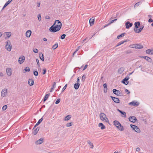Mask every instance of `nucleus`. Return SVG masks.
Instances as JSON below:
<instances>
[{
    "mask_svg": "<svg viewBox=\"0 0 153 153\" xmlns=\"http://www.w3.org/2000/svg\"><path fill=\"white\" fill-rule=\"evenodd\" d=\"M38 18L39 20L40 21L41 20V15L40 14H39L38 15Z\"/></svg>",
    "mask_w": 153,
    "mask_h": 153,
    "instance_id": "c03bdc74",
    "label": "nucleus"
},
{
    "mask_svg": "<svg viewBox=\"0 0 153 153\" xmlns=\"http://www.w3.org/2000/svg\"><path fill=\"white\" fill-rule=\"evenodd\" d=\"M139 103L137 102H135L134 101H132L130 102L129 105L134 106H138L139 105Z\"/></svg>",
    "mask_w": 153,
    "mask_h": 153,
    "instance_id": "4468645a",
    "label": "nucleus"
},
{
    "mask_svg": "<svg viewBox=\"0 0 153 153\" xmlns=\"http://www.w3.org/2000/svg\"><path fill=\"white\" fill-rule=\"evenodd\" d=\"M50 95V94H47L45 96L44 99H43L44 102H45L46 100L49 97Z\"/></svg>",
    "mask_w": 153,
    "mask_h": 153,
    "instance_id": "473e14b6",
    "label": "nucleus"
},
{
    "mask_svg": "<svg viewBox=\"0 0 153 153\" xmlns=\"http://www.w3.org/2000/svg\"><path fill=\"white\" fill-rule=\"evenodd\" d=\"M140 150V149L139 147H137L136 149V151L137 152H139Z\"/></svg>",
    "mask_w": 153,
    "mask_h": 153,
    "instance_id": "680f3d73",
    "label": "nucleus"
},
{
    "mask_svg": "<svg viewBox=\"0 0 153 153\" xmlns=\"http://www.w3.org/2000/svg\"><path fill=\"white\" fill-rule=\"evenodd\" d=\"M99 126L101 127L102 129H104L105 127L102 123H100L99 124Z\"/></svg>",
    "mask_w": 153,
    "mask_h": 153,
    "instance_id": "bb28decb",
    "label": "nucleus"
},
{
    "mask_svg": "<svg viewBox=\"0 0 153 153\" xmlns=\"http://www.w3.org/2000/svg\"><path fill=\"white\" fill-rule=\"evenodd\" d=\"M79 85L80 84L79 83L77 82L74 85V88L76 89H77L79 88Z\"/></svg>",
    "mask_w": 153,
    "mask_h": 153,
    "instance_id": "393cba45",
    "label": "nucleus"
},
{
    "mask_svg": "<svg viewBox=\"0 0 153 153\" xmlns=\"http://www.w3.org/2000/svg\"><path fill=\"white\" fill-rule=\"evenodd\" d=\"M129 79V76H126L125 78L122 80V82L126 85H127L128 83V80Z\"/></svg>",
    "mask_w": 153,
    "mask_h": 153,
    "instance_id": "6e6552de",
    "label": "nucleus"
},
{
    "mask_svg": "<svg viewBox=\"0 0 153 153\" xmlns=\"http://www.w3.org/2000/svg\"><path fill=\"white\" fill-rule=\"evenodd\" d=\"M39 129V128L37 127L35 129V128H33L32 129V134L33 135H36Z\"/></svg>",
    "mask_w": 153,
    "mask_h": 153,
    "instance_id": "9d476101",
    "label": "nucleus"
},
{
    "mask_svg": "<svg viewBox=\"0 0 153 153\" xmlns=\"http://www.w3.org/2000/svg\"><path fill=\"white\" fill-rule=\"evenodd\" d=\"M94 34L93 35L91 38H88V37H87L86 39H84L83 40V42H84L87 39H88V40H89L90 39H91V38H92L94 36Z\"/></svg>",
    "mask_w": 153,
    "mask_h": 153,
    "instance_id": "de8ad7c7",
    "label": "nucleus"
},
{
    "mask_svg": "<svg viewBox=\"0 0 153 153\" xmlns=\"http://www.w3.org/2000/svg\"><path fill=\"white\" fill-rule=\"evenodd\" d=\"M123 70L122 68H120L118 70V73L121 74H122L123 72Z\"/></svg>",
    "mask_w": 153,
    "mask_h": 153,
    "instance_id": "ea45409f",
    "label": "nucleus"
},
{
    "mask_svg": "<svg viewBox=\"0 0 153 153\" xmlns=\"http://www.w3.org/2000/svg\"><path fill=\"white\" fill-rule=\"evenodd\" d=\"M148 22H152V19L151 18H150L149 19V20H148Z\"/></svg>",
    "mask_w": 153,
    "mask_h": 153,
    "instance_id": "0e129e2a",
    "label": "nucleus"
},
{
    "mask_svg": "<svg viewBox=\"0 0 153 153\" xmlns=\"http://www.w3.org/2000/svg\"><path fill=\"white\" fill-rule=\"evenodd\" d=\"M86 77L85 75H83L82 78V80L83 81H84Z\"/></svg>",
    "mask_w": 153,
    "mask_h": 153,
    "instance_id": "603ef678",
    "label": "nucleus"
},
{
    "mask_svg": "<svg viewBox=\"0 0 153 153\" xmlns=\"http://www.w3.org/2000/svg\"><path fill=\"white\" fill-rule=\"evenodd\" d=\"M65 36H66V35L65 34H63L61 36V38L62 39H65Z\"/></svg>",
    "mask_w": 153,
    "mask_h": 153,
    "instance_id": "8fccbe9b",
    "label": "nucleus"
},
{
    "mask_svg": "<svg viewBox=\"0 0 153 153\" xmlns=\"http://www.w3.org/2000/svg\"><path fill=\"white\" fill-rule=\"evenodd\" d=\"M25 60V57L23 56H21L19 58L18 62L20 64H21L24 62Z\"/></svg>",
    "mask_w": 153,
    "mask_h": 153,
    "instance_id": "423d86ee",
    "label": "nucleus"
},
{
    "mask_svg": "<svg viewBox=\"0 0 153 153\" xmlns=\"http://www.w3.org/2000/svg\"><path fill=\"white\" fill-rule=\"evenodd\" d=\"M107 88H104V92L106 93L107 92Z\"/></svg>",
    "mask_w": 153,
    "mask_h": 153,
    "instance_id": "052dcab7",
    "label": "nucleus"
},
{
    "mask_svg": "<svg viewBox=\"0 0 153 153\" xmlns=\"http://www.w3.org/2000/svg\"><path fill=\"white\" fill-rule=\"evenodd\" d=\"M12 0H9L7 2L2 8V10H3L5 7L9 4L12 1Z\"/></svg>",
    "mask_w": 153,
    "mask_h": 153,
    "instance_id": "b1692460",
    "label": "nucleus"
},
{
    "mask_svg": "<svg viewBox=\"0 0 153 153\" xmlns=\"http://www.w3.org/2000/svg\"><path fill=\"white\" fill-rule=\"evenodd\" d=\"M71 118V116L70 115H68L66 116L65 118V120L67 121L69 120Z\"/></svg>",
    "mask_w": 153,
    "mask_h": 153,
    "instance_id": "4c0bfd02",
    "label": "nucleus"
},
{
    "mask_svg": "<svg viewBox=\"0 0 153 153\" xmlns=\"http://www.w3.org/2000/svg\"><path fill=\"white\" fill-rule=\"evenodd\" d=\"M7 74L8 76H10L12 74V71L10 68H6Z\"/></svg>",
    "mask_w": 153,
    "mask_h": 153,
    "instance_id": "ddd939ff",
    "label": "nucleus"
},
{
    "mask_svg": "<svg viewBox=\"0 0 153 153\" xmlns=\"http://www.w3.org/2000/svg\"><path fill=\"white\" fill-rule=\"evenodd\" d=\"M60 101V99H58L55 102V104H58L59 103Z\"/></svg>",
    "mask_w": 153,
    "mask_h": 153,
    "instance_id": "49530a36",
    "label": "nucleus"
},
{
    "mask_svg": "<svg viewBox=\"0 0 153 153\" xmlns=\"http://www.w3.org/2000/svg\"><path fill=\"white\" fill-rule=\"evenodd\" d=\"M39 124V123L38 122H37L36 124L35 125V126H34V128H35L36 126H38Z\"/></svg>",
    "mask_w": 153,
    "mask_h": 153,
    "instance_id": "774afa93",
    "label": "nucleus"
},
{
    "mask_svg": "<svg viewBox=\"0 0 153 153\" xmlns=\"http://www.w3.org/2000/svg\"><path fill=\"white\" fill-rule=\"evenodd\" d=\"M25 71L23 72L24 73H25L26 71L29 72L30 71V70L29 67H27L25 68Z\"/></svg>",
    "mask_w": 153,
    "mask_h": 153,
    "instance_id": "58836bf2",
    "label": "nucleus"
},
{
    "mask_svg": "<svg viewBox=\"0 0 153 153\" xmlns=\"http://www.w3.org/2000/svg\"><path fill=\"white\" fill-rule=\"evenodd\" d=\"M103 87L104 88H107V84L106 83H104L103 84Z\"/></svg>",
    "mask_w": 153,
    "mask_h": 153,
    "instance_id": "e2e57ef3",
    "label": "nucleus"
},
{
    "mask_svg": "<svg viewBox=\"0 0 153 153\" xmlns=\"http://www.w3.org/2000/svg\"><path fill=\"white\" fill-rule=\"evenodd\" d=\"M140 23L139 22H135L134 23L135 27L134 28H138V27L140 25Z\"/></svg>",
    "mask_w": 153,
    "mask_h": 153,
    "instance_id": "a878e982",
    "label": "nucleus"
},
{
    "mask_svg": "<svg viewBox=\"0 0 153 153\" xmlns=\"http://www.w3.org/2000/svg\"><path fill=\"white\" fill-rule=\"evenodd\" d=\"M43 120V118L42 117L40 119H39V120L38 122L40 124L42 122V121Z\"/></svg>",
    "mask_w": 153,
    "mask_h": 153,
    "instance_id": "864d4df0",
    "label": "nucleus"
},
{
    "mask_svg": "<svg viewBox=\"0 0 153 153\" xmlns=\"http://www.w3.org/2000/svg\"><path fill=\"white\" fill-rule=\"evenodd\" d=\"M56 83L55 82H53V86L52 87L54 88H55L56 87Z\"/></svg>",
    "mask_w": 153,
    "mask_h": 153,
    "instance_id": "13d9d810",
    "label": "nucleus"
},
{
    "mask_svg": "<svg viewBox=\"0 0 153 153\" xmlns=\"http://www.w3.org/2000/svg\"><path fill=\"white\" fill-rule=\"evenodd\" d=\"M100 119L102 121L107 122L108 121V119L106 117V115L103 113H101L100 114Z\"/></svg>",
    "mask_w": 153,
    "mask_h": 153,
    "instance_id": "7ed1b4c3",
    "label": "nucleus"
},
{
    "mask_svg": "<svg viewBox=\"0 0 153 153\" xmlns=\"http://www.w3.org/2000/svg\"><path fill=\"white\" fill-rule=\"evenodd\" d=\"M113 92L114 94H116L117 95L119 96H120L121 95V94L118 90L116 89H113Z\"/></svg>",
    "mask_w": 153,
    "mask_h": 153,
    "instance_id": "1a4fd4ad",
    "label": "nucleus"
},
{
    "mask_svg": "<svg viewBox=\"0 0 153 153\" xmlns=\"http://www.w3.org/2000/svg\"><path fill=\"white\" fill-rule=\"evenodd\" d=\"M88 67V65H86L84 67V68L83 69V71L85 70Z\"/></svg>",
    "mask_w": 153,
    "mask_h": 153,
    "instance_id": "bf43d9fd",
    "label": "nucleus"
},
{
    "mask_svg": "<svg viewBox=\"0 0 153 153\" xmlns=\"http://www.w3.org/2000/svg\"><path fill=\"white\" fill-rule=\"evenodd\" d=\"M36 62L37 63V64L38 65V66H40L39 65V59H36Z\"/></svg>",
    "mask_w": 153,
    "mask_h": 153,
    "instance_id": "4d7b16f0",
    "label": "nucleus"
},
{
    "mask_svg": "<svg viewBox=\"0 0 153 153\" xmlns=\"http://www.w3.org/2000/svg\"><path fill=\"white\" fill-rule=\"evenodd\" d=\"M39 124V123L38 122H37L36 124L35 125V126H34V128H35L36 126H38Z\"/></svg>",
    "mask_w": 153,
    "mask_h": 153,
    "instance_id": "338daca9",
    "label": "nucleus"
},
{
    "mask_svg": "<svg viewBox=\"0 0 153 153\" xmlns=\"http://www.w3.org/2000/svg\"><path fill=\"white\" fill-rule=\"evenodd\" d=\"M43 72L42 74H44L46 73V71H47L46 69L45 68H44L43 69Z\"/></svg>",
    "mask_w": 153,
    "mask_h": 153,
    "instance_id": "3c124183",
    "label": "nucleus"
},
{
    "mask_svg": "<svg viewBox=\"0 0 153 153\" xmlns=\"http://www.w3.org/2000/svg\"><path fill=\"white\" fill-rule=\"evenodd\" d=\"M114 125L116 126V127H117L118 126H119L121 124L117 121L115 120L114 121Z\"/></svg>",
    "mask_w": 153,
    "mask_h": 153,
    "instance_id": "c85d7f7f",
    "label": "nucleus"
},
{
    "mask_svg": "<svg viewBox=\"0 0 153 153\" xmlns=\"http://www.w3.org/2000/svg\"><path fill=\"white\" fill-rule=\"evenodd\" d=\"M130 126L135 131L138 133H139L140 132V130L139 128L136 126L131 124L130 125Z\"/></svg>",
    "mask_w": 153,
    "mask_h": 153,
    "instance_id": "20e7f679",
    "label": "nucleus"
},
{
    "mask_svg": "<svg viewBox=\"0 0 153 153\" xmlns=\"http://www.w3.org/2000/svg\"><path fill=\"white\" fill-rule=\"evenodd\" d=\"M6 34L7 38H9L11 35V33L10 32H6L4 33Z\"/></svg>",
    "mask_w": 153,
    "mask_h": 153,
    "instance_id": "72a5a7b5",
    "label": "nucleus"
},
{
    "mask_svg": "<svg viewBox=\"0 0 153 153\" xmlns=\"http://www.w3.org/2000/svg\"><path fill=\"white\" fill-rule=\"evenodd\" d=\"M43 142V139L42 138H41L36 142L35 144L36 145L40 144L42 143Z\"/></svg>",
    "mask_w": 153,
    "mask_h": 153,
    "instance_id": "dca6fc26",
    "label": "nucleus"
},
{
    "mask_svg": "<svg viewBox=\"0 0 153 153\" xmlns=\"http://www.w3.org/2000/svg\"><path fill=\"white\" fill-rule=\"evenodd\" d=\"M94 22V18L92 17L89 20V23L91 26L93 25Z\"/></svg>",
    "mask_w": 153,
    "mask_h": 153,
    "instance_id": "6ab92c4d",
    "label": "nucleus"
},
{
    "mask_svg": "<svg viewBox=\"0 0 153 153\" xmlns=\"http://www.w3.org/2000/svg\"><path fill=\"white\" fill-rule=\"evenodd\" d=\"M28 83L30 86L33 85L34 84V80L32 79H29L28 80Z\"/></svg>",
    "mask_w": 153,
    "mask_h": 153,
    "instance_id": "412c9836",
    "label": "nucleus"
},
{
    "mask_svg": "<svg viewBox=\"0 0 153 153\" xmlns=\"http://www.w3.org/2000/svg\"><path fill=\"white\" fill-rule=\"evenodd\" d=\"M67 84H66L65 85L64 87L62 88V93L66 89V88H67Z\"/></svg>",
    "mask_w": 153,
    "mask_h": 153,
    "instance_id": "79ce46f5",
    "label": "nucleus"
},
{
    "mask_svg": "<svg viewBox=\"0 0 153 153\" xmlns=\"http://www.w3.org/2000/svg\"><path fill=\"white\" fill-rule=\"evenodd\" d=\"M6 43V45L5 46V48L9 51H10L12 49V45L10 41L7 40Z\"/></svg>",
    "mask_w": 153,
    "mask_h": 153,
    "instance_id": "f03ea898",
    "label": "nucleus"
},
{
    "mask_svg": "<svg viewBox=\"0 0 153 153\" xmlns=\"http://www.w3.org/2000/svg\"><path fill=\"white\" fill-rule=\"evenodd\" d=\"M39 57L40 59L42 61H44V57L42 53H39Z\"/></svg>",
    "mask_w": 153,
    "mask_h": 153,
    "instance_id": "2f4dec72",
    "label": "nucleus"
},
{
    "mask_svg": "<svg viewBox=\"0 0 153 153\" xmlns=\"http://www.w3.org/2000/svg\"><path fill=\"white\" fill-rule=\"evenodd\" d=\"M7 89L6 88L3 89L1 92V96L4 97L7 94Z\"/></svg>",
    "mask_w": 153,
    "mask_h": 153,
    "instance_id": "f8f14e48",
    "label": "nucleus"
},
{
    "mask_svg": "<svg viewBox=\"0 0 153 153\" xmlns=\"http://www.w3.org/2000/svg\"><path fill=\"white\" fill-rule=\"evenodd\" d=\"M117 111L121 114H122L123 116H122V117H126V113L124 111H123L121 110H120L119 109H117Z\"/></svg>",
    "mask_w": 153,
    "mask_h": 153,
    "instance_id": "5701e85b",
    "label": "nucleus"
},
{
    "mask_svg": "<svg viewBox=\"0 0 153 153\" xmlns=\"http://www.w3.org/2000/svg\"><path fill=\"white\" fill-rule=\"evenodd\" d=\"M143 57L149 62H151V61L152 59L148 56H143Z\"/></svg>",
    "mask_w": 153,
    "mask_h": 153,
    "instance_id": "f704fd0d",
    "label": "nucleus"
},
{
    "mask_svg": "<svg viewBox=\"0 0 153 153\" xmlns=\"http://www.w3.org/2000/svg\"><path fill=\"white\" fill-rule=\"evenodd\" d=\"M54 24V25H59L60 27L62 26V23L60 22V21L59 20H56Z\"/></svg>",
    "mask_w": 153,
    "mask_h": 153,
    "instance_id": "aec40b11",
    "label": "nucleus"
},
{
    "mask_svg": "<svg viewBox=\"0 0 153 153\" xmlns=\"http://www.w3.org/2000/svg\"><path fill=\"white\" fill-rule=\"evenodd\" d=\"M39 124V123L38 122H37L36 124L35 125V126H34V128H35L36 126H38Z\"/></svg>",
    "mask_w": 153,
    "mask_h": 153,
    "instance_id": "69168bd1",
    "label": "nucleus"
},
{
    "mask_svg": "<svg viewBox=\"0 0 153 153\" xmlns=\"http://www.w3.org/2000/svg\"><path fill=\"white\" fill-rule=\"evenodd\" d=\"M127 42V41L126 40H125L124 41H121V42H120L117 43V45L116 46V47L120 45L123 44L124 42Z\"/></svg>",
    "mask_w": 153,
    "mask_h": 153,
    "instance_id": "7c9ffc66",
    "label": "nucleus"
},
{
    "mask_svg": "<svg viewBox=\"0 0 153 153\" xmlns=\"http://www.w3.org/2000/svg\"><path fill=\"white\" fill-rule=\"evenodd\" d=\"M61 27L59 25H54V24L50 28V31L52 32H55L59 30Z\"/></svg>",
    "mask_w": 153,
    "mask_h": 153,
    "instance_id": "f257e3e1",
    "label": "nucleus"
},
{
    "mask_svg": "<svg viewBox=\"0 0 153 153\" xmlns=\"http://www.w3.org/2000/svg\"><path fill=\"white\" fill-rule=\"evenodd\" d=\"M128 119L130 121L133 123L135 122L136 120H137L136 117L134 116L130 117H129Z\"/></svg>",
    "mask_w": 153,
    "mask_h": 153,
    "instance_id": "9b49d317",
    "label": "nucleus"
},
{
    "mask_svg": "<svg viewBox=\"0 0 153 153\" xmlns=\"http://www.w3.org/2000/svg\"><path fill=\"white\" fill-rule=\"evenodd\" d=\"M133 24L132 23H130L129 22H127L126 23V28L127 29L129 28L130 27L132 26Z\"/></svg>",
    "mask_w": 153,
    "mask_h": 153,
    "instance_id": "a211bd4d",
    "label": "nucleus"
},
{
    "mask_svg": "<svg viewBox=\"0 0 153 153\" xmlns=\"http://www.w3.org/2000/svg\"><path fill=\"white\" fill-rule=\"evenodd\" d=\"M31 34V31L30 30H27L26 33V36L27 37H30Z\"/></svg>",
    "mask_w": 153,
    "mask_h": 153,
    "instance_id": "4be33fe9",
    "label": "nucleus"
},
{
    "mask_svg": "<svg viewBox=\"0 0 153 153\" xmlns=\"http://www.w3.org/2000/svg\"><path fill=\"white\" fill-rule=\"evenodd\" d=\"M117 20V19H115L114 20H111L110 22L108 24V25H110L111 24L113 23L114 22L116 21Z\"/></svg>",
    "mask_w": 153,
    "mask_h": 153,
    "instance_id": "a18cd8bd",
    "label": "nucleus"
},
{
    "mask_svg": "<svg viewBox=\"0 0 153 153\" xmlns=\"http://www.w3.org/2000/svg\"><path fill=\"white\" fill-rule=\"evenodd\" d=\"M33 74L35 76H37L38 75V71H35L33 72Z\"/></svg>",
    "mask_w": 153,
    "mask_h": 153,
    "instance_id": "37998d69",
    "label": "nucleus"
},
{
    "mask_svg": "<svg viewBox=\"0 0 153 153\" xmlns=\"http://www.w3.org/2000/svg\"><path fill=\"white\" fill-rule=\"evenodd\" d=\"M125 92L127 93V94H130V91L127 89H125Z\"/></svg>",
    "mask_w": 153,
    "mask_h": 153,
    "instance_id": "6e6d98bb",
    "label": "nucleus"
},
{
    "mask_svg": "<svg viewBox=\"0 0 153 153\" xmlns=\"http://www.w3.org/2000/svg\"><path fill=\"white\" fill-rule=\"evenodd\" d=\"M125 34V33H123L121 34L120 35L118 36H117V39H119L120 37H123L124 36Z\"/></svg>",
    "mask_w": 153,
    "mask_h": 153,
    "instance_id": "e433bc0d",
    "label": "nucleus"
},
{
    "mask_svg": "<svg viewBox=\"0 0 153 153\" xmlns=\"http://www.w3.org/2000/svg\"><path fill=\"white\" fill-rule=\"evenodd\" d=\"M7 105H4L2 108V110L4 111L7 108Z\"/></svg>",
    "mask_w": 153,
    "mask_h": 153,
    "instance_id": "a19ab883",
    "label": "nucleus"
},
{
    "mask_svg": "<svg viewBox=\"0 0 153 153\" xmlns=\"http://www.w3.org/2000/svg\"><path fill=\"white\" fill-rule=\"evenodd\" d=\"M143 27V26H141L139 29H138V28H134V30L135 33H139L142 31Z\"/></svg>",
    "mask_w": 153,
    "mask_h": 153,
    "instance_id": "0eeeda50",
    "label": "nucleus"
},
{
    "mask_svg": "<svg viewBox=\"0 0 153 153\" xmlns=\"http://www.w3.org/2000/svg\"><path fill=\"white\" fill-rule=\"evenodd\" d=\"M33 52L35 53H37L38 52V50L37 49H34L33 51Z\"/></svg>",
    "mask_w": 153,
    "mask_h": 153,
    "instance_id": "5fc2aeb1",
    "label": "nucleus"
},
{
    "mask_svg": "<svg viewBox=\"0 0 153 153\" xmlns=\"http://www.w3.org/2000/svg\"><path fill=\"white\" fill-rule=\"evenodd\" d=\"M146 52L147 54L153 55V48L148 49L146 50Z\"/></svg>",
    "mask_w": 153,
    "mask_h": 153,
    "instance_id": "f3484780",
    "label": "nucleus"
},
{
    "mask_svg": "<svg viewBox=\"0 0 153 153\" xmlns=\"http://www.w3.org/2000/svg\"><path fill=\"white\" fill-rule=\"evenodd\" d=\"M131 47L136 49H142L143 48V46L142 45L137 44L133 45Z\"/></svg>",
    "mask_w": 153,
    "mask_h": 153,
    "instance_id": "39448f33",
    "label": "nucleus"
},
{
    "mask_svg": "<svg viewBox=\"0 0 153 153\" xmlns=\"http://www.w3.org/2000/svg\"><path fill=\"white\" fill-rule=\"evenodd\" d=\"M111 97L115 103H117L120 102V100L118 98L111 96Z\"/></svg>",
    "mask_w": 153,
    "mask_h": 153,
    "instance_id": "2eb2a0df",
    "label": "nucleus"
},
{
    "mask_svg": "<svg viewBox=\"0 0 153 153\" xmlns=\"http://www.w3.org/2000/svg\"><path fill=\"white\" fill-rule=\"evenodd\" d=\"M71 125L72 124L71 123H68L66 125V126L68 127L71 126Z\"/></svg>",
    "mask_w": 153,
    "mask_h": 153,
    "instance_id": "09e8293b",
    "label": "nucleus"
},
{
    "mask_svg": "<svg viewBox=\"0 0 153 153\" xmlns=\"http://www.w3.org/2000/svg\"><path fill=\"white\" fill-rule=\"evenodd\" d=\"M87 143L89 144V146H90V148L93 149L94 147V146L90 140H88L87 141Z\"/></svg>",
    "mask_w": 153,
    "mask_h": 153,
    "instance_id": "c756f323",
    "label": "nucleus"
},
{
    "mask_svg": "<svg viewBox=\"0 0 153 153\" xmlns=\"http://www.w3.org/2000/svg\"><path fill=\"white\" fill-rule=\"evenodd\" d=\"M58 47V44L57 43H56L55 45H54L52 47V48L54 50L56 49Z\"/></svg>",
    "mask_w": 153,
    "mask_h": 153,
    "instance_id": "c9c22d12",
    "label": "nucleus"
},
{
    "mask_svg": "<svg viewBox=\"0 0 153 153\" xmlns=\"http://www.w3.org/2000/svg\"><path fill=\"white\" fill-rule=\"evenodd\" d=\"M117 127L120 131H123L124 130V128L121 124L119 126H118Z\"/></svg>",
    "mask_w": 153,
    "mask_h": 153,
    "instance_id": "cd10ccee",
    "label": "nucleus"
}]
</instances>
